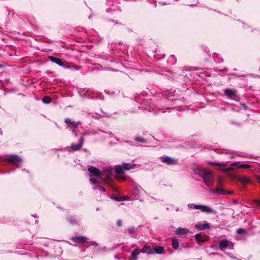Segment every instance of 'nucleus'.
Segmentation results:
<instances>
[{
    "label": "nucleus",
    "mask_w": 260,
    "mask_h": 260,
    "mask_svg": "<svg viewBox=\"0 0 260 260\" xmlns=\"http://www.w3.org/2000/svg\"><path fill=\"white\" fill-rule=\"evenodd\" d=\"M90 245H97L98 244L95 242H94V241H91V242H90Z\"/></svg>",
    "instance_id": "nucleus-33"
},
{
    "label": "nucleus",
    "mask_w": 260,
    "mask_h": 260,
    "mask_svg": "<svg viewBox=\"0 0 260 260\" xmlns=\"http://www.w3.org/2000/svg\"><path fill=\"white\" fill-rule=\"evenodd\" d=\"M72 240L74 242L83 244L87 240V238L84 236H76L72 237Z\"/></svg>",
    "instance_id": "nucleus-10"
},
{
    "label": "nucleus",
    "mask_w": 260,
    "mask_h": 260,
    "mask_svg": "<svg viewBox=\"0 0 260 260\" xmlns=\"http://www.w3.org/2000/svg\"><path fill=\"white\" fill-rule=\"evenodd\" d=\"M120 179H121V181H124V180H125V177H121L120 178Z\"/></svg>",
    "instance_id": "nucleus-34"
},
{
    "label": "nucleus",
    "mask_w": 260,
    "mask_h": 260,
    "mask_svg": "<svg viewBox=\"0 0 260 260\" xmlns=\"http://www.w3.org/2000/svg\"><path fill=\"white\" fill-rule=\"evenodd\" d=\"M233 247V243L228 240H222L219 242V248L221 251H224L226 248L232 249Z\"/></svg>",
    "instance_id": "nucleus-4"
},
{
    "label": "nucleus",
    "mask_w": 260,
    "mask_h": 260,
    "mask_svg": "<svg viewBox=\"0 0 260 260\" xmlns=\"http://www.w3.org/2000/svg\"><path fill=\"white\" fill-rule=\"evenodd\" d=\"M250 167V166L247 164H242L239 166V168L241 169H247Z\"/></svg>",
    "instance_id": "nucleus-29"
},
{
    "label": "nucleus",
    "mask_w": 260,
    "mask_h": 260,
    "mask_svg": "<svg viewBox=\"0 0 260 260\" xmlns=\"http://www.w3.org/2000/svg\"><path fill=\"white\" fill-rule=\"evenodd\" d=\"M49 59L51 62H54L60 67H64V63L60 58L50 56H49Z\"/></svg>",
    "instance_id": "nucleus-13"
},
{
    "label": "nucleus",
    "mask_w": 260,
    "mask_h": 260,
    "mask_svg": "<svg viewBox=\"0 0 260 260\" xmlns=\"http://www.w3.org/2000/svg\"><path fill=\"white\" fill-rule=\"evenodd\" d=\"M68 220H69L70 223H71L72 224H76L77 223V221H76V219H74L72 216L68 217Z\"/></svg>",
    "instance_id": "nucleus-25"
},
{
    "label": "nucleus",
    "mask_w": 260,
    "mask_h": 260,
    "mask_svg": "<svg viewBox=\"0 0 260 260\" xmlns=\"http://www.w3.org/2000/svg\"><path fill=\"white\" fill-rule=\"evenodd\" d=\"M141 251L142 253L147 254H153L154 253L150 247L147 245H145Z\"/></svg>",
    "instance_id": "nucleus-15"
},
{
    "label": "nucleus",
    "mask_w": 260,
    "mask_h": 260,
    "mask_svg": "<svg viewBox=\"0 0 260 260\" xmlns=\"http://www.w3.org/2000/svg\"><path fill=\"white\" fill-rule=\"evenodd\" d=\"M212 193H216L218 194H226L230 193V192H228L226 190H224L222 188H217L215 190L212 189Z\"/></svg>",
    "instance_id": "nucleus-20"
},
{
    "label": "nucleus",
    "mask_w": 260,
    "mask_h": 260,
    "mask_svg": "<svg viewBox=\"0 0 260 260\" xmlns=\"http://www.w3.org/2000/svg\"><path fill=\"white\" fill-rule=\"evenodd\" d=\"M237 233L238 234H246L247 232L245 229L240 228L237 230Z\"/></svg>",
    "instance_id": "nucleus-24"
},
{
    "label": "nucleus",
    "mask_w": 260,
    "mask_h": 260,
    "mask_svg": "<svg viewBox=\"0 0 260 260\" xmlns=\"http://www.w3.org/2000/svg\"><path fill=\"white\" fill-rule=\"evenodd\" d=\"M84 139L83 137H81L79 139V142L78 144H72L71 145V148L74 151H76L80 150L84 144Z\"/></svg>",
    "instance_id": "nucleus-7"
},
{
    "label": "nucleus",
    "mask_w": 260,
    "mask_h": 260,
    "mask_svg": "<svg viewBox=\"0 0 260 260\" xmlns=\"http://www.w3.org/2000/svg\"><path fill=\"white\" fill-rule=\"evenodd\" d=\"M135 140L137 142H138L140 143H145L146 142L145 139H144L142 138H141L140 137H136L135 138Z\"/></svg>",
    "instance_id": "nucleus-23"
},
{
    "label": "nucleus",
    "mask_w": 260,
    "mask_h": 260,
    "mask_svg": "<svg viewBox=\"0 0 260 260\" xmlns=\"http://www.w3.org/2000/svg\"><path fill=\"white\" fill-rule=\"evenodd\" d=\"M201 235L200 234H197L195 235V239L198 242H203L204 241L203 240H201Z\"/></svg>",
    "instance_id": "nucleus-26"
},
{
    "label": "nucleus",
    "mask_w": 260,
    "mask_h": 260,
    "mask_svg": "<svg viewBox=\"0 0 260 260\" xmlns=\"http://www.w3.org/2000/svg\"><path fill=\"white\" fill-rule=\"evenodd\" d=\"M7 160L10 162H12L18 167H20L22 162L21 157L16 155H8Z\"/></svg>",
    "instance_id": "nucleus-5"
},
{
    "label": "nucleus",
    "mask_w": 260,
    "mask_h": 260,
    "mask_svg": "<svg viewBox=\"0 0 260 260\" xmlns=\"http://www.w3.org/2000/svg\"><path fill=\"white\" fill-rule=\"evenodd\" d=\"M234 158V156H233V155H231V156H230V158Z\"/></svg>",
    "instance_id": "nucleus-38"
},
{
    "label": "nucleus",
    "mask_w": 260,
    "mask_h": 260,
    "mask_svg": "<svg viewBox=\"0 0 260 260\" xmlns=\"http://www.w3.org/2000/svg\"><path fill=\"white\" fill-rule=\"evenodd\" d=\"M238 164H239L238 162H235L232 163L231 164V167L235 166H237ZM219 166L220 169L224 172H228V171H232V170H234V169L232 167L225 168L224 167L225 166V164H220V163L212 162V166Z\"/></svg>",
    "instance_id": "nucleus-6"
},
{
    "label": "nucleus",
    "mask_w": 260,
    "mask_h": 260,
    "mask_svg": "<svg viewBox=\"0 0 260 260\" xmlns=\"http://www.w3.org/2000/svg\"><path fill=\"white\" fill-rule=\"evenodd\" d=\"M172 246L173 248L175 249H177L179 246V243L178 240L175 238H173L172 240Z\"/></svg>",
    "instance_id": "nucleus-18"
},
{
    "label": "nucleus",
    "mask_w": 260,
    "mask_h": 260,
    "mask_svg": "<svg viewBox=\"0 0 260 260\" xmlns=\"http://www.w3.org/2000/svg\"><path fill=\"white\" fill-rule=\"evenodd\" d=\"M87 134L86 133H84L83 134V136H85V135H86Z\"/></svg>",
    "instance_id": "nucleus-37"
},
{
    "label": "nucleus",
    "mask_w": 260,
    "mask_h": 260,
    "mask_svg": "<svg viewBox=\"0 0 260 260\" xmlns=\"http://www.w3.org/2000/svg\"><path fill=\"white\" fill-rule=\"evenodd\" d=\"M224 94L229 99L238 101L240 98L237 95V91L234 89L226 88L224 90Z\"/></svg>",
    "instance_id": "nucleus-2"
},
{
    "label": "nucleus",
    "mask_w": 260,
    "mask_h": 260,
    "mask_svg": "<svg viewBox=\"0 0 260 260\" xmlns=\"http://www.w3.org/2000/svg\"><path fill=\"white\" fill-rule=\"evenodd\" d=\"M162 161L167 165L175 164L176 160L169 156L161 157Z\"/></svg>",
    "instance_id": "nucleus-12"
},
{
    "label": "nucleus",
    "mask_w": 260,
    "mask_h": 260,
    "mask_svg": "<svg viewBox=\"0 0 260 260\" xmlns=\"http://www.w3.org/2000/svg\"><path fill=\"white\" fill-rule=\"evenodd\" d=\"M116 223H117V226H120L121 225V223H122L121 220L119 219V220H117Z\"/></svg>",
    "instance_id": "nucleus-31"
},
{
    "label": "nucleus",
    "mask_w": 260,
    "mask_h": 260,
    "mask_svg": "<svg viewBox=\"0 0 260 260\" xmlns=\"http://www.w3.org/2000/svg\"><path fill=\"white\" fill-rule=\"evenodd\" d=\"M189 233V230L185 228H179L176 231V234L178 235H186Z\"/></svg>",
    "instance_id": "nucleus-14"
},
{
    "label": "nucleus",
    "mask_w": 260,
    "mask_h": 260,
    "mask_svg": "<svg viewBox=\"0 0 260 260\" xmlns=\"http://www.w3.org/2000/svg\"><path fill=\"white\" fill-rule=\"evenodd\" d=\"M188 207L190 209H193L195 210H199L205 213H209L211 212V209L208 206L202 205H194L193 204H189Z\"/></svg>",
    "instance_id": "nucleus-3"
},
{
    "label": "nucleus",
    "mask_w": 260,
    "mask_h": 260,
    "mask_svg": "<svg viewBox=\"0 0 260 260\" xmlns=\"http://www.w3.org/2000/svg\"><path fill=\"white\" fill-rule=\"evenodd\" d=\"M93 189L94 190L98 189L100 191H106V189L104 187L99 186V185L95 186V187H94L93 188Z\"/></svg>",
    "instance_id": "nucleus-28"
},
{
    "label": "nucleus",
    "mask_w": 260,
    "mask_h": 260,
    "mask_svg": "<svg viewBox=\"0 0 260 260\" xmlns=\"http://www.w3.org/2000/svg\"><path fill=\"white\" fill-rule=\"evenodd\" d=\"M240 181L243 183H247L249 182L250 180L247 177H241L240 178Z\"/></svg>",
    "instance_id": "nucleus-27"
},
{
    "label": "nucleus",
    "mask_w": 260,
    "mask_h": 260,
    "mask_svg": "<svg viewBox=\"0 0 260 260\" xmlns=\"http://www.w3.org/2000/svg\"><path fill=\"white\" fill-rule=\"evenodd\" d=\"M255 205L260 208V201L259 200H256L255 201Z\"/></svg>",
    "instance_id": "nucleus-32"
},
{
    "label": "nucleus",
    "mask_w": 260,
    "mask_h": 260,
    "mask_svg": "<svg viewBox=\"0 0 260 260\" xmlns=\"http://www.w3.org/2000/svg\"><path fill=\"white\" fill-rule=\"evenodd\" d=\"M90 176L100 177L101 175V171L93 167H89L88 169Z\"/></svg>",
    "instance_id": "nucleus-8"
},
{
    "label": "nucleus",
    "mask_w": 260,
    "mask_h": 260,
    "mask_svg": "<svg viewBox=\"0 0 260 260\" xmlns=\"http://www.w3.org/2000/svg\"><path fill=\"white\" fill-rule=\"evenodd\" d=\"M42 101L45 104H49L51 102V98L49 96H45L43 98Z\"/></svg>",
    "instance_id": "nucleus-22"
},
{
    "label": "nucleus",
    "mask_w": 260,
    "mask_h": 260,
    "mask_svg": "<svg viewBox=\"0 0 260 260\" xmlns=\"http://www.w3.org/2000/svg\"><path fill=\"white\" fill-rule=\"evenodd\" d=\"M122 165L124 168L125 170H128L131 169H134L136 166V165L130 163H123Z\"/></svg>",
    "instance_id": "nucleus-19"
},
{
    "label": "nucleus",
    "mask_w": 260,
    "mask_h": 260,
    "mask_svg": "<svg viewBox=\"0 0 260 260\" xmlns=\"http://www.w3.org/2000/svg\"><path fill=\"white\" fill-rule=\"evenodd\" d=\"M141 252V251L138 248L134 249L131 253V256L133 258L132 260H137V256Z\"/></svg>",
    "instance_id": "nucleus-17"
},
{
    "label": "nucleus",
    "mask_w": 260,
    "mask_h": 260,
    "mask_svg": "<svg viewBox=\"0 0 260 260\" xmlns=\"http://www.w3.org/2000/svg\"><path fill=\"white\" fill-rule=\"evenodd\" d=\"M164 251V248L162 246H156L154 249V252L157 254H161Z\"/></svg>",
    "instance_id": "nucleus-21"
},
{
    "label": "nucleus",
    "mask_w": 260,
    "mask_h": 260,
    "mask_svg": "<svg viewBox=\"0 0 260 260\" xmlns=\"http://www.w3.org/2000/svg\"><path fill=\"white\" fill-rule=\"evenodd\" d=\"M196 174L202 176L205 184L208 186L211 185V174L210 171L202 168L200 167H197L194 169Z\"/></svg>",
    "instance_id": "nucleus-1"
},
{
    "label": "nucleus",
    "mask_w": 260,
    "mask_h": 260,
    "mask_svg": "<svg viewBox=\"0 0 260 260\" xmlns=\"http://www.w3.org/2000/svg\"><path fill=\"white\" fill-rule=\"evenodd\" d=\"M65 122L68 124V126H70L71 125L73 126L74 128H77L79 125L81 123L79 121H72L70 118H67L64 120Z\"/></svg>",
    "instance_id": "nucleus-11"
},
{
    "label": "nucleus",
    "mask_w": 260,
    "mask_h": 260,
    "mask_svg": "<svg viewBox=\"0 0 260 260\" xmlns=\"http://www.w3.org/2000/svg\"><path fill=\"white\" fill-rule=\"evenodd\" d=\"M125 171L124 168L123 166L119 165L115 167V172L117 174H123Z\"/></svg>",
    "instance_id": "nucleus-16"
},
{
    "label": "nucleus",
    "mask_w": 260,
    "mask_h": 260,
    "mask_svg": "<svg viewBox=\"0 0 260 260\" xmlns=\"http://www.w3.org/2000/svg\"><path fill=\"white\" fill-rule=\"evenodd\" d=\"M195 227L198 231H202L209 229L210 225L208 223L204 222L196 224Z\"/></svg>",
    "instance_id": "nucleus-9"
},
{
    "label": "nucleus",
    "mask_w": 260,
    "mask_h": 260,
    "mask_svg": "<svg viewBox=\"0 0 260 260\" xmlns=\"http://www.w3.org/2000/svg\"><path fill=\"white\" fill-rule=\"evenodd\" d=\"M90 182L91 184H95L96 182V180L94 178H91L90 179Z\"/></svg>",
    "instance_id": "nucleus-30"
},
{
    "label": "nucleus",
    "mask_w": 260,
    "mask_h": 260,
    "mask_svg": "<svg viewBox=\"0 0 260 260\" xmlns=\"http://www.w3.org/2000/svg\"><path fill=\"white\" fill-rule=\"evenodd\" d=\"M114 199L116 201H120V200L119 198H117V197H115Z\"/></svg>",
    "instance_id": "nucleus-35"
},
{
    "label": "nucleus",
    "mask_w": 260,
    "mask_h": 260,
    "mask_svg": "<svg viewBox=\"0 0 260 260\" xmlns=\"http://www.w3.org/2000/svg\"><path fill=\"white\" fill-rule=\"evenodd\" d=\"M128 231L130 233H132L133 232V230L132 229H128Z\"/></svg>",
    "instance_id": "nucleus-36"
},
{
    "label": "nucleus",
    "mask_w": 260,
    "mask_h": 260,
    "mask_svg": "<svg viewBox=\"0 0 260 260\" xmlns=\"http://www.w3.org/2000/svg\"><path fill=\"white\" fill-rule=\"evenodd\" d=\"M208 164H211V162H209Z\"/></svg>",
    "instance_id": "nucleus-39"
}]
</instances>
